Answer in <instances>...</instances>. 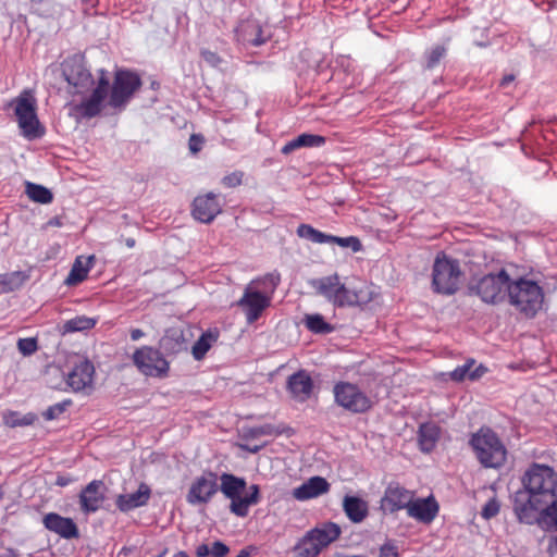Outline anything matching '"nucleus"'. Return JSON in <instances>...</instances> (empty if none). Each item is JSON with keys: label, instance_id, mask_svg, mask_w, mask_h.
Here are the masks:
<instances>
[{"label": "nucleus", "instance_id": "f03ea898", "mask_svg": "<svg viewBox=\"0 0 557 557\" xmlns=\"http://www.w3.org/2000/svg\"><path fill=\"white\" fill-rule=\"evenodd\" d=\"M281 282L277 272L268 273L262 277L252 280L244 289L237 306L243 310L246 321L256 322L262 312L270 307L273 294Z\"/></svg>", "mask_w": 557, "mask_h": 557}, {"label": "nucleus", "instance_id": "a19ab883", "mask_svg": "<svg viewBox=\"0 0 557 557\" xmlns=\"http://www.w3.org/2000/svg\"><path fill=\"white\" fill-rule=\"evenodd\" d=\"M17 349L23 356H30L38 349L37 339L35 337L20 338Z\"/></svg>", "mask_w": 557, "mask_h": 557}, {"label": "nucleus", "instance_id": "aec40b11", "mask_svg": "<svg viewBox=\"0 0 557 557\" xmlns=\"http://www.w3.org/2000/svg\"><path fill=\"white\" fill-rule=\"evenodd\" d=\"M95 368L89 360H81L67 373L66 383L73 392H82L91 388Z\"/></svg>", "mask_w": 557, "mask_h": 557}, {"label": "nucleus", "instance_id": "37998d69", "mask_svg": "<svg viewBox=\"0 0 557 557\" xmlns=\"http://www.w3.org/2000/svg\"><path fill=\"white\" fill-rule=\"evenodd\" d=\"M473 364H474V360L470 359L466 363H463L462 366H458L456 369H454L449 373L450 379L456 381V382H460V381L465 380L466 377H469V374L471 373L470 370H471Z\"/></svg>", "mask_w": 557, "mask_h": 557}, {"label": "nucleus", "instance_id": "f3484780", "mask_svg": "<svg viewBox=\"0 0 557 557\" xmlns=\"http://www.w3.org/2000/svg\"><path fill=\"white\" fill-rule=\"evenodd\" d=\"M296 233L299 237L315 244H337L344 248L350 247L354 251H359L361 249V243L357 237H338L325 234L309 224L298 225Z\"/></svg>", "mask_w": 557, "mask_h": 557}, {"label": "nucleus", "instance_id": "b1692460", "mask_svg": "<svg viewBox=\"0 0 557 557\" xmlns=\"http://www.w3.org/2000/svg\"><path fill=\"white\" fill-rule=\"evenodd\" d=\"M42 523L47 530L66 540L76 539L79 535L78 528L73 519L62 517L55 512L45 515Z\"/></svg>", "mask_w": 557, "mask_h": 557}, {"label": "nucleus", "instance_id": "4468645a", "mask_svg": "<svg viewBox=\"0 0 557 557\" xmlns=\"http://www.w3.org/2000/svg\"><path fill=\"white\" fill-rule=\"evenodd\" d=\"M110 81L107 71L100 70V77L91 95L81 103L75 104L73 110L76 115L83 119H91L101 112L103 101L108 97Z\"/></svg>", "mask_w": 557, "mask_h": 557}, {"label": "nucleus", "instance_id": "ea45409f", "mask_svg": "<svg viewBox=\"0 0 557 557\" xmlns=\"http://www.w3.org/2000/svg\"><path fill=\"white\" fill-rule=\"evenodd\" d=\"M35 417L33 414H27L21 417L17 412H9L4 414V423L11 428L29 425L34 422Z\"/></svg>", "mask_w": 557, "mask_h": 557}, {"label": "nucleus", "instance_id": "e433bc0d", "mask_svg": "<svg viewBox=\"0 0 557 557\" xmlns=\"http://www.w3.org/2000/svg\"><path fill=\"white\" fill-rule=\"evenodd\" d=\"M26 195L29 199L38 203H50L53 199L52 193L42 185L26 183Z\"/></svg>", "mask_w": 557, "mask_h": 557}, {"label": "nucleus", "instance_id": "f704fd0d", "mask_svg": "<svg viewBox=\"0 0 557 557\" xmlns=\"http://www.w3.org/2000/svg\"><path fill=\"white\" fill-rule=\"evenodd\" d=\"M304 325L314 334H330L335 327L327 323L320 313L305 314L302 319Z\"/></svg>", "mask_w": 557, "mask_h": 557}, {"label": "nucleus", "instance_id": "7ed1b4c3", "mask_svg": "<svg viewBox=\"0 0 557 557\" xmlns=\"http://www.w3.org/2000/svg\"><path fill=\"white\" fill-rule=\"evenodd\" d=\"M9 107L14 111L22 135L29 139H37L45 135V128L37 116V99L32 89L23 90L13 98Z\"/></svg>", "mask_w": 557, "mask_h": 557}, {"label": "nucleus", "instance_id": "6ab92c4d", "mask_svg": "<svg viewBox=\"0 0 557 557\" xmlns=\"http://www.w3.org/2000/svg\"><path fill=\"white\" fill-rule=\"evenodd\" d=\"M106 499V485L101 480L88 483L79 493V506L84 513L96 512Z\"/></svg>", "mask_w": 557, "mask_h": 557}, {"label": "nucleus", "instance_id": "7c9ffc66", "mask_svg": "<svg viewBox=\"0 0 557 557\" xmlns=\"http://www.w3.org/2000/svg\"><path fill=\"white\" fill-rule=\"evenodd\" d=\"M95 257L89 256L84 258L79 256L75 259L72 269L65 278V284L69 286L77 285L86 280L88 272L92 268Z\"/></svg>", "mask_w": 557, "mask_h": 557}, {"label": "nucleus", "instance_id": "c756f323", "mask_svg": "<svg viewBox=\"0 0 557 557\" xmlns=\"http://www.w3.org/2000/svg\"><path fill=\"white\" fill-rule=\"evenodd\" d=\"M441 436V428L434 422L422 423L419 428L418 441L420 449L424 453L432 451Z\"/></svg>", "mask_w": 557, "mask_h": 557}, {"label": "nucleus", "instance_id": "c03bdc74", "mask_svg": "<svg viewBox=\"0 0 557 557\" xmlns=\"http://www.w3.org/2000/svg\"><path fill=\"white\" fill-rule=\"evenodd\" d=\"M500 509V504L497 500V498L493 497L491 498L482 508L481 516L488 520L491 518H494L498 515Z\"/></svg>", "mask_w": 557, "mask_h": 557}, {"label": "nucleus", "instance_id": "8fccbe9b", "mask_svg": "<svg viewBox=\"0 0 557 557\" xmlns=\"http://www.w3.org/2000/svg\"><path fill=\"white\" fill-rule=\"evenodd\" d=\"M379 557H398V553L394 545L386 543L381 546Z\"/></svg>", "mask_w": 557, "mask_h": 557}, {"label": "nucleus", "instance_id": "de8ad7c7", "mask_svg": "<svg viewBox=\"0 0 557 557\" xmlns=\"http://www.w3.org/2000/svg\"><path fill=\"white\" fill-rule=\"evenodd\" d=\"M210 552H211V557H225L228 554L230 548L223 542L215 541L212 544V547L210 548Z\"/></svg>", "mask_w": 557, "mask_h": 557}, {"label": "nucleus", "instance_id": "79ce46f5", "mask_svg": "<svg viewBox=\"0 0 557 557\" xmlns=\"http://www.w3.org/2000/svg\"><path fill=\"white\" fill-rule=\"evenodd\" d=\"M446 54V49L443 46L433 47L426 54V67H435L442 58Z\"/></svg>", "mask_w": 557, "mask_h": 557}, {"label": "nucleus", "instance_id": "3c124183", "mask_svg": "<svg viewBox=\"0 0 557 557\" xmlns=\"http://www.w3.org/2000/svg\"><path fill=\"white\" fill-rule=\"evenodd\" d=\"M211 556L210 547L207 544H201L196 548L197 557H207Z\"/></svg>", "mask_w": 557, "mask_h": 557}, {"label": "nucleus", "instance_id": "4c0bfd02", "mask_svg": "<svg viewBox=\"0 0 557 557\" xmlns=\"http://www.w3.org/2000/svg\"><path fill=\"white\" fill-rule=\"evenodd\" d=\"M96 320L87 317H75L71 320H67L64 323V331L65 332H79L85 330H90L95 326Z\"/></svg>", "mask_w": 557, "mask_h": 557}, {"label": "nucleus", "instance_id": "603ef678", "mask_svg": "<svg viewBox=\"0 0 557 557\" xmlns=\"http://www.w3.org/2000/svg\"><path fill=\"white\" fill-rule=\"evenodd\" d=\"M485 371H486V369L484 367L480 366L475 370L471 371V373L469 374V379L470 380L479 379Z\"/></svg>", "mask_w": 557, "mask_h": 557}, {"label": "nucleus", "instance_id": "5fc2aeb1", "mask_svg": "<svg viewBox=\"0 0 557 557\" xmlns=\"http://www.w3.org/2000/svg\"><path fill=\"white\" fill-rule=\"evenodd\" d=\"M255 550V547L250 546V547H246V548H243L236 557H250L251 553Z\"/></svg>", "mask_w": 557, "mask_h": 557}, {"label": "nucleus", "instance_id": "09e8293b", "mask_svg": "<svg viewBox=\"0 0 557 557\" xmlns=\"http://www.w3.org/2000/svg\"><path fill=\"white\" fill-rule=\"evenodd\" d=\"M202 59L211 66L215 67L221 63V58L218 55V53L203 49L200 52Z\"/></svg>", "mask_w": 557, "mask_h": 557}, {"label": "nucleus", "instance_id": "052dcab7", "mask_svg": "<svg viewBox=\"0 0 557 557\" xmlns=\"http://www.w3.org/2000/svg\"><path fill=\"white\" fill-rule=\"evenodd\" d=\"M57 484L60 485V486H65V485L69 484V480L65 479V478H58Z\"/></svg>", "mask_w": 557, "mask_h": 557}, {"label": "nucleus", "instance_id": "cd10ccee", "mask_svg": "<svg viewBox=\"0 0 557 557\" xmlns=\"http://www.w3.org/2000/svg\"><path fill=\"white\" fill-rule=\"evenodd\" d=\"M343 510L351 522L360 523L368 517L369 506L364 499L347 495L343 499Z\"/></svg>", "mask_w": 557, "mask_h": 557}, {"label": "nucleus", "instance_id": "4d7b16f0", "mask_svg": "<svg viewBox=\"0 0 557 557\" xmlns=\"http://www.w3.org/2000/svg\"><path fill=\"white\" fill-rule=\"evenodd\" d=\"M0 557H18V555L13 549H9L4 553H1Z\"/></svg>", "mask_w": 557, "mask_h": 557}, {"label": "nucleus", "instance_id": "c85d7f7f", "mask_svg": "<svg viewBox=\"0 0 557 557\" xmlns=\"http://www.w3.org/2000/svg\"><path fill=\"white\" fill-rule=\"evenodd\" d=\"M339 276L338 274H332L329 276L313 278L310 281V285L317 294L323 296L329 302L334 305V299L338 294V285H339Z\"/></svg>", "mask_w": 557, "mask_h": 557}, {"label": "nucleus", "instance_id": "f8f14e48", "mask_svg": "<svg viewBox=\"0 0 557 557\" xmlns=\"http://www.w3.org/2000/svg\"><path fill=\"white\" fill-rule=\"evenodd\" d=\"M335 403L354 413H362L372 407L368 395L356 384L349 382H337L333 387Z\"/></svg>", "mask_w": 557, "mask_h": 557}, {"label": "nucleus", "instance_id": "5701e85b", "mask_svg": "<svg viewBox=\"0 0 557 557\" xmlns=\"http://www.w3.org/2000/svg\"><path fill=\"white\" fill-rule=\"evenodd\" d=\"M237 41L244 46L259 47L267 42L268 36L264 35L261 25L256 20H246L236 27Z\"/></svg>", "mask_w": 557, "mask_h": 557}, {"label": "nucleus", "instance_id": "423d86ee", "mask_svg": "<svg viewBox=\"0 0 557 557\" xmlns=\"http://www.w3.org/2000/svg\"><path fill=\"white\" fill-rule=\"evenodd\" d=\"M470 445L475 457L485 468H498L506 461L507 450L504 444L488 428H481L472 434Z\"/></svg>", "mask_w": 557, "mask_h": 557}, {"label": "nucleus", "instance_id": "72a5a7b5", "mask_svg": "<svg viewBox=\"0 0 557 557\" xmlns=\"http://www.w3.org/2000/svg\"><path fill=\"white\" fill-rule=\"evenodd\" d=\"M539 524L545 531L557 530V497L552 503L539 510L534 524Z\"/></svg>", "mask_w": 557, "mask_h": 557}, {"label": "nucleus", "instance_id": "13d9d810", "mask_svg": "<svg viewBox=\"0 0 557 557\" xmlns=\"http://www.w3.org/2000/svg\"><path fill=\"white\" fill-rule=\"evenodd\" d=\"M513 81L512 75H507L502 79V86H506L507 84L511 83Z\"/></svg>", "mask_w": 557, "mask_h": 557}, {"label": "nucleus", "instance_id": "473e14b6", "mask_svg": "<svg viewBox=\"0 0 557 557\" xmlns=\"http://www.w3.org/2000/svg\"><path fill=\"white\" fill-rule=\"evenodd\" d=\"M160 348L166 354L175 355L186 349L183 333L180 330H168L159 342Z\"/></svg>", "mask_w": 557, "mask_h": 557}, {"label": "nucleus", "instance_id": "2eb2a0df", "mask_svg": "<svg viewBox=\"0 0 557 557\" xmlns=\"http://www.w3.org/2000/svg\"><path fill=\"white\" fill-rule=\"evenodd\" d=\"M414 496V491L406 488L398 482H389L380 500V509L384 513H395L403 509L406 510Z\"/></svg>", "mask_w": 557, "mask_h": 557}, {"label": "nucleus", "instance_id": "393cba45", "mask_svg": "<svg viewBox=\"0 0 557 557\" xmlns=\"http://www.w3.org/2000/svg\"><path fill=\"white\" fill-rule=\"evenodd\" d=\"M287 388L294 399L304 403L312 394L313 382L307 371L300 370L288 377Z\"/></svg>", "mask_w": 557, "mask_h": 557}, {"label": "nucleus", "instance_id": "680f3d73", "mask_svg": "<svg viewBox=\"0 0 557 557\" xmlns=\"http://www.w3.org/2000/svg\"><path fill=\"white\" fill-rule=\"evenodd\" d=\"M173 557H188V555L185 552L181 550L174 554Z\"/></svg>", "mask_w": 557, "mask_h": 557}, {"label": "nucleus", "instance_id": "a878e982", "mask_svg": "<svg viewBox=\"0 0 557 557\" xmlns=\"http://www.w3.org/2000/svg\"><path fill=\"white\" fill-rule=\"evenodd\" d=\"M150 495V487L147 484L141 483L136 492L119 495L115 504L122 512H128L135 508L145 506L148 503Z\"/></svg>", "mask_w": 557, "mask_h": 557}, {"label": "nucleus", "instance_id": "20e7f679", "mask_svg": "<svg viewBox=\"0 0 557 557\" xmlns=\"http://www.w3.org/2000/svg\"><path fill=\"white\" fill-rule=\"evenodd\" d=\"M220 490L226 498L231 499L230 510L235 516L246 517L250 506L257 505L260 502V488L257 484L250 485L249 494L243 497L242 493L247 485L245 479L231 473H223L220 476Z\"/></svg>", "mask_w": 557, "mask_h": 557}, {"label": "nucleus", "instance_id": "6e6552de", "mask_svg": "<svg viewBox=\"0 0 557 557\" xmlns=\"http://www.w3.org/2000/svg\"><path fill=\"white\" fill-rule=\"evenodd\" d=\"M510 276L505 270L498 273L486 274L470 285V290L485 304L496 305L503 302L508 296Z\"/></svg>", "mask_w": 557, "mask_h": 557}, {"label": "nucleus", "instance_id": "e2e57ef3", "mask_svg": "<svg viewBox=\"0 0 557 557\" xmlns=\"http://www.w3.org/2000/svg\"><path fill=\"white\" fill-rule=\"evenodd\" d=\"M258 447H255L253 449H251L252 453H257L258 451Z\"/></svg>", "mask_w": 557, "mask_h": 557}, {"label": "nucleus", "instance_id": "864d4df0", "mask_svg": "<svg viewBox=\"0 0 557 557\" xmlns=\"http://www.w3.org/2000/svg\"><path fill=\"white\" fill-rule=\"evenodd\" d=\"M144 335L145 333L140 329H133L131 331V338L134 342L140 339Z\"/></svg>", "mask_w": 557, "mask_h": 557}, {"label": "nucleus", "instance_id": "4be33fe9", "mask_svg": "<svg viewBox=\"0 0 557 557\" xmlns=\"http://www.w3.org/2000/svg\"><path fill=\"white\" fill-rule=\"evenodd\" d=\"M221 210L216 195L208 193L194 199L191 214L199 222L210 223Z\"/></svg>", "mask_w": 557, "mask_h": 557}, {"label": "nucleus", "instance_id": "0eeeda50", "mask_svg": "<svg viewBox=\"0 0 557 557\" xmlns=\"http://www.w3.org/2000/svg\"><path fill=\"white\" fill-rule=\"evenodd\" d=\"M342 534L341 527L334 522H325L305 533L297 542L294 552L297 557H318L331 543Z\"/></svg>", "mask_w": 557, "mask_h": 557}, {"label": "nucleus", "instance_id": "6e6d98bb", "mask_svg": "<svg viewBox=\"0 0 557 557\" xmlns=\"http://www.w3.org/2000/svg\"><path fill=\"white\" fill-rule=\"evenodd\" d=\"M195 140H196V136H195V135H193V136L190 137V139H189V149H190V151H193V152H198V151H199V149H200V147L195 143Z\"/></svg>", "mask_w": 557, "mask_h": 557}, {"label": "nucleus", "instance_id": "bb28decb", "mask_svg": "<svg viewBox=\"0 0 557 557\" xmlns=\"http://www.w3.org/2000/svg\"><path fill=\"white\" fill-rule=\"evenodd\" d=\"M329 482L322 476H312L300 486L293 490V496L297 500H307L327 493Z\"/></svg>", "mask_w": 557, "mask_h": 557}, {"label": "nucleus", "instance_id": "c9c22d12", "mask_svg": "<svg viewBox=\"0 0 557 557\" xmlns=\"http://www.w3.org/2000/svg\"><path fill=\"white\" fill-rule=\"evenodd\" d=\"M218 339V334L213 332L203 333L197 342L194 344L191 348L193 357L196 360H201L208 350L211 348L212 344Z\"/></svg>", "mask_w": 557, "mask_h": 557}, {"label": "nucleus", "instance_id": "9b49d317", "mask_svg": "<svg viewBox=\"0 0 557 557\" xmlns=\"http://www.w3.org/2000/svg\"><path fill=\"white\" fill-rule=\"evenodd\" d=\"M133 363L146 376L165 377L170 364L159 349L151 346L137 348L132 356Z\"/></svg>", "mask_w": 557, "mask_h": 557}, {"label": "nucleus", "instance_id": "412c9836", "mask_svg": "<svg viewBox=\"0 0 557 557\" xmlns=\"http://www.w3.org/2000/svg\"><path fill=\"white\" fill-rule=\"evenodd\" d=\"M438 510V504L433 496L426 498H418L414 496L406 509V512L408 517L418 522L429 524L436 518Z\"/></svg>", "mask_w": 557, "mask_h": 557}, {"label": "nucleus", "instance_id": "bf43d9fd", "mask_svg": "<svg viewBox=\"0 0 557 557\" xmlns=\"http://www.w3.org/2000/svg\"><path fill=\"white\" fill-rule=\"evenodd\" d=\"M125 245L128 247V248H134L135 245H136V240L134 238H126L125 239Z\"/></svg>", "mask_w": 557, "mask_h": 557}, {"label": "nucleus", "instance_id": "a211bd4d", "mask_svg": "<svg viewBox=\"0 0 557 557\" xmlns=\"http://www.w3.org/2000/svg\"><path fill=\"white\" fill-rule=\"evenodd\" d=\"M338 294L334 299L336 307H354L369 304L373 299V289L367 283L347 286L339 281Z\"/></svg>", "mask_w": 557, "mask_h": 557}, {"label": "nucleus", "instance_id": "49530a36", "mask_svg": "<svg viewBox=\"0 0 557 557\" xmlns=\"http://www.w3.org/2000/svg\"><path fill=\"white\" fill-rule=\"evenodd\" d=\"M244 173L242 171H234L222 178V184L226 187L234 188L242 184Z\"/></svg>", "mask_w": 557, "mask_h": 557}, {"label": "nucleus", "instance_id": "1a4fd4ad", "mask_svg": "<svg viewBox=\"0 0 557 557\" xmlns=\"http://www.w3.org/2000/svg\"><path fill=\"white\" fill-rule=\"evenodd\" d=\"M461 271L457 260L445 255L435 258L432 273V285L436 293L451 295L458 289Z\"/></svg>", "mask_w": 557, "mask_h": 557}, {"label": "nucleus", "instance_id": "ddd939ff", "mask_svg": "<svg viewBox=\"0 0 557 557\" xmlns=\"http://www.w3.org/2000/svg\"><path fill=\"white\" fill-rule=\"evenodd\" d=\"M140 86L141 79L136 73L128 70H117L111 87L109 106L114 109L124 108Z\"/></svg>", "mask_w": 557, "mask_h": 557}, {"label": "nucleus", "instance_id": "dca6fc26", "mask_svg": "<svg viewBox=\"0 0 557 557\" xmlns=\"http://www.w3.org/2000/svg\"><path fill=\"white\" fill-rule=\"evenodd\" d=\"M219 491L218 475L212 471H205L191 483L186 495L190 505L207 504Z\"/></svg>", "mask_w": 557, "mask_h": 557}, {"label": "nucleus", "instance_id": "58836bf2", "mask_svg": "<svg viewBox=\"0 0 557 557\" xmlns=\"http://www.w3.org/2000/svg\"><path fill=\"white\" fill-rule=\"evenodd\" d=\"M21 273L13 272L9 274L0 275V292L10 293L18 288L21 285Z\"/></svg>", "mask_w": 557, "mask_h": 557}, {"label": "nucleus", "instance_id": "9d476101", "mask_svg": "<svg viewBox=\"0 0 557 557\" xmlns=\"http://www.w3.org/2000/svg\"><path fill=\"white\" fill-rule=\"evenodd\" d=\"M62 75L67 83V91L72 95H84L94 85V78L86 69L84 58L74 54L66 58L62 64Z\"/></svg>", "mask_w": 557, "mask_h": 557}, {"label": "nucleus", "instance_id": "39448f33", "mask_svg": "<svg viewBox=\"0 0 557 557\" xmlns=\"http://www.w3.org/2000/svg\"><path fill=\"white\" fill-rule=\"evenodd\" d=\"M510 305L516 307L527 317H534L542 308L544 293L542 287L534 281L520 277L516 281L510 278L508 296Z\"/></svg>", "mask_w": 557, "mask_h": 557}, {"label": "nucleus", "instance_id": "2f4dec72", "mask_svg": "<svg viewBox=\"0 0 557 557\" xmlns=\"http://www.w3.org/2000/svg\"><path fill=\"white\" fill-rule=\"evenodd\" d=\"M324 144L325 138L323 136L305 133L286 143L282 147L281 152L288 154L302 147H320Z\"/></svg>", "mask_w": 557, "mask_h": 557}, {"label": "nucleus", "instance_id": "a18cd8bd", "mask_svg": "<svg viewBox=\"0 0 557 557\" xmlns=\"http://www.w3.org/2000/svg\"><path fill=\"white\" fill-rule=\"evenodd\" d=\"M70 401L59 403L53 406H50L45 412L44 418L46 420H53L58 418L61 413H63L66 409V406Z\"/></svg>", "mask_w": 557, "mask_h": 557}, {"label": "nucleus", "instance_id": "f257e3e1", "mask_svg": "<svg viewBox=\"0 0 557 557\" xmlns=\"http://www.w3.org/2000/svg\"><path fill=\"white\" fill-rule=\"evenodd\" d=\"M522 485L515 494L513 511L519 522L534 524L539 510L557 497V473L548 466L533 463L524 473Z\"/></svg>", "mask_w": 557, "mask_h": 557}]
</instances>
